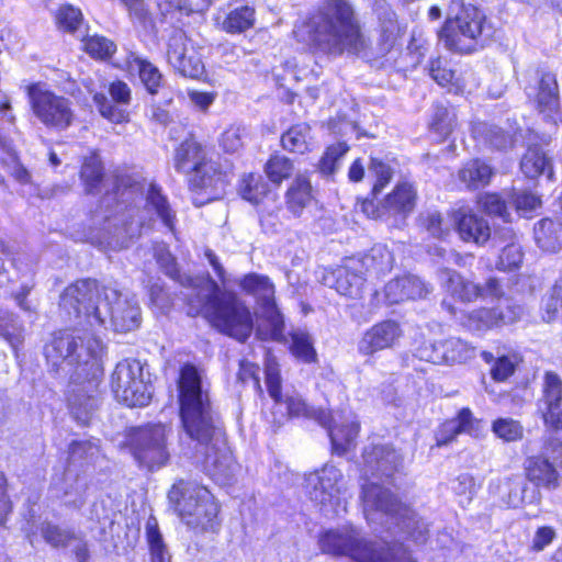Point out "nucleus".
<instances>
[{"label": "nucleus", "instance_id": "1", "mask_svg": "<svg viewBox=\"0 0 562 562\" xmlns=\"http://www.w3.org/2000/svg\"><path fill=\"white\" fill-rule=\"evenodd\" d=\"M60 307L76 318L85 317L91 331L85 328L65 330L46 347V358L54 366H76L75 379L87 386L75 384L68 396L74 418L87 425L98 406L97 389L103 374L102 341L95 336L98 328H105L109 319L117 333L138 328L140 308L135 295L122 293L113 286H99L95 280H80L69 285L60 296Z\"/></svg>", "mask_w": 562, "mask_h": 562}, {"label": "nucleus", "instance_id": "2", "mask_svg": "<svg viewBox=\"0 0 562 562\" xmlns=\"http://www.w3.org/2000/svg\"><path fill=\"white\" fill-rule=\"evenodd\" d=\"M178 389L182 427L186 435L195 442L196 458L215 482L229 484L238 465L226 445L218 417L194 366L184 364L181 368Z\"/></svg>", "mask_w": 562, "mask_h": 562}, {"label": "nucleus", "instance_id": "3", "mask_svg": "<svg viewBox=\"0 0 562 562\" xmlns=\"http://www.w3.org/2000/svg\"><path fill=\"white\" fill-rule=\"evenodd\" d=\"M192 293H184L188 301V315L206 317L221 333L239 341H246L254 330L250 310L238 296L222 291L211 278L188 279Z\"/></svg>", "mask_w": 562, "mask_h": 562}, {"label": "nucleus", "instance_id": "4", "mask_svg": "<svg viewBox=\"0 0 562 562\" xmlns=\"http://www.w3.org/2000/svg\"><path fill=\"white\" fill-rule=\"evenodd\" d=\"M307 27L313 45L327 55H360L368 47L359 16L348 0H325Z\"/></svg>", "mask_w": 562, "mask_h": 562}, {"label": "nucleus", "instance_id": "5", "mask_svg": "<svg viewBox=\"0 0 562 562\" xmlns=\"http://www.w3.org/2000/svg\"><path fill=\"white\" fill-rule=\"evenodd\" d=\"M363 510L372 522L393 524L416 544L429 537L428 525L407 505L401 503L387 488L368 483L362 486Z\"/></svg>", "mask_w": 562, "mask_h": 562}, {"label": "nucleus", "instance_id": "6", "mask_svg": "<svg viewBox=\"0 0 562 562\" xmlns=\"http://www.w3.org/2000/svg\"><path fill=\"white\" fill-rule=\"evenodd\" d=\"M318 542L323 553L346 555L356 562H415L402 543H369L353 528L329 530Z\"/></svg>", "mask_w": 562, "mask_h": 562}, {"label": "nucleus", "instance_id": "7", "mask_svg": "<svg viewBox=\"0 0 562 562\" xmlns=\"http://www.w3.org/2000/svg\"><path fill=\"white\" fill-rule=\"evenodd\" d=\"M168 498L182 521L190 528L214 531L218 526V505L204 486L179 480L170 488Z\"/></svg>", "mask_w": 562, "mask_h": 562}, {"label": "nucleus", "instance_id": "8", "mask_svg": "<svg viewBox=\"0 0 562 562\" xmlns=\"http://www.w3.org/2000/svg\"><path fill=\"white\" fill-rule=\"evenodd\" d=\"M459 11L454 18H449L439 31V40L453 52L471 53L476 48L477 40L484 30L485 15L476 7L452 1L450 12Z\"/></svg>", "mask_w": 562, "mask_h": 562}, {"label": "nucleus", "instance_id": "9", "mask_svg": "<svg viewBox=\"0 0 562 562\" xmlns=\"http://www.w3.org/2000/svg\"><path fill=\"white\" fill-rule=\"evenodd\" d=\"M342 479L341 471L331 464H325L305 476V491L310 501L326 517H336L347 510Z\"/></svg>", "mask_w": 562, "mask_h": 562}, {"label": "nucleus", "instance_id": "10", "mask_svg": "<svg viewBox=\"0 0 562 562\" xmlns=\"http://www.w3.org/2000/svg\"><path fill=\"white\" fill-rule=\"evenodd\" d=\"M241 290L252 295L261 307V316L268 324L266 330L261 326L257 328V335L261 339L282 341L284 339V321L276 305L274 284L269 277L259 273H248L239 281Z\"/></svg>", "mask_w": 562, "mask_h": 562}, {"label": "nucleus", "instance_id": "11", "mask_svg": "<svg viewBox=\"0 0 562 562\" xmlns=\"http://www.w3.org/2000/svg\"><path fill=\"white\" fill-rule=\"evenodd\" d=\"M156 218H159L168 229L173 231L176 213L161 189L150 183L146 191L144 209L128 207L126 215H123L122 225L125 237L131 239L139 236L142 228L149 227Z\"/></svg>", "mask_w": 562, "mask_h": 562}, {"label": "nucleus", "instance_id": "12", "mask_svg": "<svg viewBox=\"0 0 562 562\" xmlns=\"http://www.w3.org/2000/svg\"><path fill=\"white\" fill-rule=\"evenodd\" d=\"M115 398L126 406H146L151 398V385L145 379L139 360L124 359L119 362L111 376Z\"/></svg>", "mask_w": 562, "mask_h": 562}, {"label": "nucleus", "instance_id": "13", "mask_svg": "<svg viewBox=\"0 0 562 562\" xmlns=\"http://www.w3.org/2000/svg\"><path fill=\"white\" fill-rule=\"evenodd\" d=\"M167 429L161 424L146 425L130 435V446L140 465L154 470L165 465L169 459L166 445Z\"/></svg>", "mask_w": 562, "mask_h": 562}, {"label": "nucleus", "instance_id": "14", "mask_svg": "<svg viewBox=\"0 0 562 562\" xmlns=\"http://www.w3.org/2000/svg\"><path fill=\"white\" fill-rule=\"evenodd\" d=\"M29 98L34 114L45 126L63 131L72 124L75 113L69 99L37 86L29 88Z\"/></svg>", "mask_w": 562, "mask_h": 562}, {"label": "nucleus", "instance_id": "15", "mask_svg": "<svg viewBox=\"0 0 562 562\" xmlns=\"http://www.w3.org/2000/svg\"><path fill=\"white\" fill-rule=\"evenodd\" d=\"M536 76L538 78L535 94L536 110L546 122L558 126L562 123V109L557 75L540 67L536 70Z\"/></svg>", "mask_w": 562, "mask_h": 562}, {"label": "nucleus", "instance_id": "16", "mask_svg": "<svg viewBox=\"0 0 562 562\" xmlns=\"http://www.w3.org/2000/svg\"><path fill=\"white\" fill-rule=\"evenodd\" d=\"M366 278L357 258H348L344 265L325 273L323 282L339 294L358 300L362 297Z\"/></svg>", "mask_w": 562, "mask_h": 562}, {"label": "nucleus", "instance_id": "17", "mask_svg": "<svg viewBox=\"0 0 562 562\" xmlns=\"http://www.w3.org/2000/svg\"><path fill=\"white\" fill-rule=\"evenodd\" d=\"M363 472L366 475L391 477L402 465V457L390 445H370L363 450Z\"/></svg>", "mask_w": 562, "mask_h": 562}, {"label": "nucleus", "instance_id": "18", "mask_svg": "<svg viewBox=\"0 0 562 562\" xmlns=\"http://www.w3.org/2000/svg\"><path fill=\"white\" fill-rule=\"evenodd\" d=\"M109 92L116 104H113L102 93H94L93 95V101L95 102L100 114L112 123L120 124L127 122L130 114L123 106L131 102V88L124 81L117 80L110 85Z\"/></svg>", "mask_w": 562, "mask_h": 562}, {"label": "nucleus", "instance_id": "19", "mask_svg": "<svg viewBox=\"0 0 562 562\" xmlns=\"http://www.w3.org/2000/svg\"><path fill=\"white\" fill-rule=\"evenodd\" d=\"M403 335L395 321H383L369 328L358 344L361 355L371 356L378 351L393 348Z\"/></svg>", "mask_w": 562, "mask_h": 562}, {"label": "nucleus", "instance_id": "20", "mask_svg": "<svg viewBox=\"0 0 562 562\" xmlns=\"http://www.w3.org/2000/svg\"><path fill=\"white\" fill-rule=\"evenodd\" d=\"M227 182V175L222 170L221 165L209 159L189 178L191 189L204 191L207 194V200L222 196Z\"/></svg>", "mask_w": 562, "mask_h": 562}, {"label": "nucleus", "instance_id": "21", "mask_svg": "<svg viewBox=\"0 0 562 562\" xmlns=\"http://www.w3.org/2000/svg\"><path fill=\"white\" fill-rule=\"evenodd\" d=\"M488 488L492 493L498 495L502 502L514 508L525 503H533L539 495L536 488L529 493L528 484L520 476L492 481Z\"/></svg>", "mask_w": 562, "mask_h": 562}, {"label": "nucleus", "instance_id": "22", "mask_svg": "<svg viewBox=\"0 0 562 562\" xmlns=\"http://www.w3.org/2000/svg\"><path fill=\"white\" fill-rule=\"evenodd\" d=\"M543 418L547 425L562 429V380L554 372H547L543 381Z\"/></svg>", "mask_w": 562, "mask_h": 562}, {"label": "nucleus", "instance_id": "23", "mask_svg": "<svg viewBox=\"0 0 562 562\" xmlns=\"http://www.w3.org/2000/svg\"><path fill=\"white\" fill-rule=\"evenodd\" d=\"M431 289L416 276H404L389 281L385 285V299L390 304L406 300L425 297Z\"/></svg>", "mask_w": 562, "mask_h": 562}, {"label": "nucleus", "instance_id": "24", "mask_svg": "<svg viewBox=\"0 0 562 562\" xmlns=\"http://www.w3.org/2000/svg\"><path fill=\"white\" fill-rule=\"evenodd\" d=\"M457 231L464 241L482 245L491 237L488 223L477 214L459 210L454 215Z\"/></svg>", "mask_w": 562, "mask_h": 562}, {"label": "nucleus", "instance_id": "25", "mask_svg": "<svg viewBox=\"0 0 562 562\" xmlns=\"http://www.w3.org/2000/svg\"><path fill=\"white\" fill-rule=\"evenodd\" d=\"M206 160V149L195 139L188 138L176 148L173 167L178 172L191 177Z\"/></svg>", "mask_w": 562, "mask_h": 562}, {"label": "nucleus", "instance_id": "26", "mask_svg": "<svg viewBox=\"0 0 562 562\" xmlns=\"http://www.w3.org/2000/svg\"><path fill=\"white\" fill-rule=\"evenodd\" d=\"M555 467L543 457L531 456L525 461L526 476L536 487L555 490L560 484V475Z\"/></svg>", "mask_w": 562, "mask_h": 562}, {"label": "nucleus", "instance_id": "27", "mask_svg": "<svg viewBox=\"0 0 562 562\" xmlns=\"http://www.w3.org/2000/svg\"><path fill=\"white\" fill-rule=\"evenodd\" d=\"M88 481L85 475L76 472L72 464L66 469L63 483L59 486L64 505L70 508L80 509L86 504Z\"/></svg>", "mask_w": 562, "mask_h": 562}, {"label": "nucleus", "instance_id": "28", "mask_svg": "<svg viewBox=\"0 0 562 562\" xmlns=\"http://www.w3.org/2000/svg\"><path fill=\"white\" fill-rule=\"evenodd\" d=\"M505 347H497L495 352L482 351V359L491 364V376L496 382H504L515 372L520 357L515 351L506 352Z\"/></svg>", "mask_w": 562, "mask_h": 562}, {"label": "nucleus", "instance_id": "29", "mask_svg": "<svg viewBox=\"0 0 562 562\" xmlns=\"http://www.w3.org/2000/svg\"><path fill=\"white\" fill-rule=\"evenodd\" d=\"M324 427L328 430L333 449L337 454H344L355 447L359 432L358 423L338 425L337 419L328 413V423Z\"/></svg>", "mask_w": 562, "mask_h": 562}, {"label": "nucleus", "instance_id": "30", "mask_svg": "<svg viewBox=\"0 0 562 562\" xmlns=\"http://www.w3.org/2000/svg\"><path fill=\"white\" fill-rule=\"evenodd\" d=\"M477 420L473 418L471 411L462 408L456 418L449 419L441 425L436 434L437 445H448L457 435L462 432L472 435Z\"/></svg>", "mask_w": 562, "mask_h": 562}, {"label": "nucleus", "instance_id": "31", "mask_svg": "<svg viewBox=\"0 0 562 562\" xmlns=\"http://www.w3.org/2000/svg\"><path fill=\"white\" fill-rule=\"evenodd\" d=\"M361 265L363 276L374 274L376 277L384 274L393 268L394 257L392 252L383 245L373 246L368 254L357 258Z\"/></svg>", "mask_w": 562, "mask_h": 562}, {"label": "nucleus", "instance_id": "32", "mask_svg": "<svg viewBox=\"0 0 562 562\" xmlns=\"http://www.w3.org/2000/svg\"><path fill=\"white\" fill-rule=\"evenodd\" d=\"M537 245L548 252H558L562 248V223L551 218L539 221L533 228Z\"/></svg>", "mask_w": 562, "mask_h": 562}, {"label": "nucleus", "instance_id": "33", "mask_svg": "<svg viewBox=\"0 0 562 562\" xmlns=\"http://www.w3.org/2000/svg\"><path fill=\"white\" fill-rule=\"evenodd\" d=\"M311 201L312 186L310 180L303 175L296 176L285 193L288 210L293 215L300 216Z\"/></svg>", "mask_w": 562, "mask_h": 562}, {"label": "nucleus", "instance_id": "34", "mask_svg": "<svg viewBox=\"0 0 562 562\" xmlns=\"http://www.w3.org/2000/svg\"><path fill=\"white\" fill-rule=\"evenodd\" d=\"M416 192L412 184L400 183L395 187L392 193H390L382 207L392 214H408L414 210Z\"/></svg>", "mask_w": 562, "mask_h": 562}, {"label": "nucleus", "instance_id": "35", "mask_svg": "<svg viewBox=\"0 0 562 562\" xmlns=\"http://www.w3.org/2000/svg\"><path fill=\"white\" fill-rule=\"evenodd\" d=\"M240 194L243 199L252 204H259L265 199L267 200L265 204L277 202V195L271 193L269 184L260 175L249 173L244 176L240 183Z\"/></svg>", "mask_w": 562, "mask_h": 562}, {"label": "nucleus", "instance_id": "36", "mask_svg": "<svg viewBox=\"0 0 562 562\" xmlns=\"http://www.w3.org/2000/svg\"><path fill=\"white\" fill-rule=\"evenodd\" d=\"M447 290L454 296L464 302H471L481 297L482 290L480 284L463 279L459 273L452 270L441 272Z\"/></svg>", "mask_w": 562, "mask_h": 562}, {"label": "nucleus", "instance_id": "37", "mask_svg": "<svg viewBox=\"0 0 562 562\" xmlns=\"http://www.w3.org/2000/svg\"><path fill=\"white\" fill-rule=\"evenodd\" d=\"M153 254L162 271L171 279L177 280L179 283L186 286L188 290L187 293H192L193 286L190 284L188 279L198 280L199 278L182 276L179 272L176 259L169 251L168 246L165 243H155L153 246Z\"/></svg>", "mask_w": 562, "mask_h": 562}, {"label": "nucleus", "instance_id": "38", "mask_svg": "<svg viewBox=\"0 0 562 562\" xmlns=\"http://www.w3.org/2000/svg\"><path fill=\"white\" fill-rule=\"evenodd\" d=\"M520 168L528 178H536L540 175H546L548 179L553 177L551 161L539 148H529L526 151L521 159Z\"/></svg>", "mask_w": 562, "mask_h": 562}, {"label": "nucleus", "instance_id": "39", "mask_svg": "<svg viewBox=\"0 0 562 562\" xmlns=\"http://www.w3.org/2000/svg\"><path fill=\"white\" fill-rule=\"evenodd\" d=\"M40 532L44 541L54 549L67 548L79 539V533L71 528H63L48 520L41 522Z\"/></svg>", "mask_w": 562, "mask_h": 562}, {"label": "nucleus", "instance_id": "40", "mask_svg": "<svg viewBox=\"0 0 562 562\" xmlns=\"http://www.w3.org/2000/svg\"><path fill=\"white\" fill-rule=\"evenodd\" d=\"M311 140V127L306 123L293 125L281 137L283 148L296 154L310 151Z\"/></svg>", "mask_w": 562, "mask_h": 562}, {"label": "nucleus", "instance_id": "41", "mask_svg": "<svg viewBox=\"0 0 562 562\" xmlns=\"http://www.w3.org/2000/svg\"><path fill=\"white\" fill-rule=\"evenodd\" d=\"M492 168L479 160L474 159L467 162L459 171V179L470 189L484 187L490 182L492 177Z\"/></svg>", "mask_w": 562, "mask_h": 562}, {"label": "nucleus", "instance_id": "42", "mask_svg": "<svg viewBox=\"0 0 562 562\" xmlns=\"http://www.w3.org/2000/svg\"><path fill=\"white\" fill-rule=\"evenodd\" d=\"M441 342L445 364H461L475 357V348L460 338L451 337L441 340Z\"/></svg>", "mask_w": 562, "mask_h": 562}, {"label": "nucleus", "instance_id": "43", "mask_svg": "<svg viewBox=\"0 0 562 562\" xmlns=\"http://www.w3.org/2000/svg\"><path fill=\"white\" fill-rule=\"evenodd\" d=\"M473 134L475 138L496 149H506L513 145V138L508 133L487 123L475 124Z\"/></svg>", "mask_w": 562, "mask_h": 562}, {"label": "nucleus", "instance_id": "44", "mask_svg": "<svg viewBox=\"0 0 562 562\" xmlns=\"http://www.w3.org/2000/svg\"><path fill=\"white\" fill-rule=\"evenodd\" d=\"M285 404L288 413L292 417L315 419L321 426H326L328 423V412L307 405L297 394L286 395Z\"/></svg>", "mask_w": 562, "mask_h": 562}, {"label": "nucleus", "instance_id": "45", "mask_svg": "<svg viewBox=\"0 0 562 562\" xmlns=\"http://www.w3.org/2000/svg\"><path fill=\"white\" fill-rule=\"evenodd\" d=\"M189 40L182 30H176L169 37L167 58L168 63L173 67L175 70H184V65H181V60L190 54L191 47L188 46ZM192 69L189 67L187 71L191 72Z\"/></svg>", "mask_w": 562, "mask_h": 562}, {"label": "nucleus", "instance_id": "46", "mask_svg": "<svg viewBox=\"0 0 562 562\" xmlns=\"http://www.w3.org/2000/svg\"><path fill=\"white\" fill-rule=\"evenodd\" d=\"M255 23V9L244 5L232 10L222 21V29L227 33H241Z\"/></svg>", "mask_w": 562, "mask_h": 562}, {"label": "nucleus", "instance_id": "47", "mask_svg": "<svg viewBox=\"0 0 562 562\" xmlns=\"http://www.w3.org/2000/svg\"><path fill=\"white\" fill-rule=\"evenodd\" d=\"M146 538L150 549L151 562H170L157 519L150 516L146 522Z\"/></svg>", "mask_w": 562, "mask_h": 562}, {"label": "nucleus", "instance_id": "48", "mask_svg": "<svg viewBox=\"0 0 562 562\" xmlns=\"http://www.w3.org/2000/svg\"><path fill=\"white\" fill-rule=\"evenodd\" d=\"M291 352L293 356L305 363H312L317 360V353L313 346L311 335L302 329H296L291 334Z\"/></svg>", "mask_w": 562, "mask_h": 562}, {"label": "nucleus", "instance_id": "49", "mask_svg": "<svg viewBox=\"0 0 562 562\" xmlns=\"http://www.w3.org/2000/svg\"><path fill=\"white\" fill-rule=\"evenodd\" d=\"M80 176L88 193H97L100 191V184L103 179V166L97 155L85 159Z\"/></svg>", "mask_w": 562, "mask_h": 562}, {"label": "nucleus", "instance_id": "50", "mask_svg": "<svg viewBox=\"0 0 562 562\" xmlns=\"http://www.w3.org/2000/svg\"><path fill=\"white\" fill-rule=\"evenodd\" d=\"M23 328L18 317L5 310H0V337L4 338L13 349L23 342Z\"/></svg>", "mask_w": 562, "mask_h": 562}, {"label": "nucleus", "instance_id": "51", "mask_svg": "<svg viewBox=\"0 0 562 562\" xmlns=\"http://www.w3.org/2000/svg\"><path fill=\"white\" fill-rule=\"evenodd\" d=\"M133 66L137 68L139 78L147 91L151 94H156L162 81L159 69L148 60L138 56L133 58Z\"/></svg>", "mask_w": 562, "mask_h": 562}, {"label": "nucleus", "instance_id": "52", "mask_svg": "<svg viewBox=\"0 0 562 562\" xmlns=\"http://www.w3.org/2000/svg\"><path fill=\"white\" fill-rule=\"evenodd\" d=\"M294 166L291 159L281 155H273L265 165V172L269 180L279 186L283 180L290 178Z\"/></svg>", "mask_w": 562, "mask_h": 562}, {"label": "nucleus", "instance_id": "53", "mask_svg": "<svg viewBox=\"0 0 562 562\" xmlns=\"http://www.w3.org/2000/svg\"><path fill=\"white\" fill-rule=\"evenodd\" d=\"M457 125V115L453 108L437 104L431 121V130L440 137L446 138Z\"/></svg>", "mask_w": 562, "mask_h": 562}, {"label": "nucleus", "instance_id": "54", "mask_svg": "<svg viewBox=\"0 0 562 562\" xmlns=\"http://www.w3.org/2000/svg\"><path fill=\"white\" fill-rule=\"evenodd\" d=\"M464 325L473 331H485L497 326L495 308H479L470 312Z\"/></svg>", "mask_w": 562, "mask_h": 562}, {"label": "nucleus", "instance_id": "55", "mask_svg": "<svg viewBox=\"0 0 562 562\" xmlns=\"http://www.w3.org/2000/svg\"><path fill=\"white\" fill-rule=\"evenodd\" d=\"M282 207L276 202L265 204L260 210L259 222L266 234H277L283 228Z\"/></svg>", "mask_w": 562, "mask_h": 562}, {"label": "nucleus", "instance_id": "56", "mask_svg": "<svg viewBox=\"0 0 562 562\" xmlns=\"http://www.w3.org/2000/svg\"><path fill=\"white\" fill-rule=\"evenodd\" d=\"M1 162L9 169L10 175L21 184L31 182L30 171L20 162L12 146L0 154Z\"/></svg>", "mask_w": 562, "mask_h": 562}, {"label": "nucleus", "instance_id": "57", "mask_svg": "<svg viewBox=\"0 0 562 562\" xmlns=\"http://www.w3.org/2000/svg\"><path fill=\"white\" fill-rule=\"evenodd\" d=\"M479 204L480 207L488 215L498 216L505 222L509 221L507 202L504 201L498 194L485 193L480 196Z\"/></svg>", "mask_w": 562, "mask_h": 562}, {"label": "nucleus", "instance_id": "58", "mask_svg": "<svg viewBox=\"0 0 562 562\" xmlns=\"http://www.w3.org/2000/svg\"><path fill=\"white\" fill-rule=\"evenodd\" d=\"M85 50L95 58L111 57L116 49L115 44L106 37L93 35L85 40Z\"/></svg>", "mask_w": 562, "mask_h": 562}, {"label": "nucleus", "instance_id": "59", "mask_svg": "<svg viewBox=\"0 0 562 562\" xmlns=\"http://www.w3.org/2000/svg\"><path fill=\"white\" fill-rule=\"evenodd\" d=\"M522 258L524 252L521 246L513 240L502 249L497 268L504 271L517 269L522 262Z\"/></svg>", "mask_w": 562, "mask_h": 562}, {"label": "nucleus", "instance_id": "60", "mask_svg": "<svg viewBox=\"0 0 562 562\" xmlns=\"http://www.w3.org/2000/svg\"><path fill=\"white\" fill-rule=\"evenodd\" d=\"M369 177H374L372 191L378 194L382 189L390 182L393 176V170L389 165L378 158H371L370 166L368 168Z\"/></svg>", "mask_w": 562, "mask_h": 562}, {"label": "nucleus", "instance_id": "61", "mask_svg": "<svg viewBox=\"0 0 562 562\" xmlns=\"http://www.w3.org/2000/svg\"><path fill=\"white\" fill-rule=\"evenodd\" d=\"M495 435L505 441H515L522 437L521 425L512 418H499L493 424Z\"/></svg>", "mask_w": 562, "mask_h": 562}, {"label": "nucleus", "instance_id": "62", "mask_svg": "<svg viewBox=\"0 0 562 562\" xmlns=\"http://www.w3.org/2000/svg\"><path fill=\"white\" fill-rule=\"evenodd\" d=\"M99 453L98 440L74 441L69 448L71 462L77 460H92Z\"/></svg>", "mask_w": 562, "mask_h": 562}, {"label": "nucleus", "instance_id": "63", "mask_svg": "<svg viewBox=\"0 0 562 562\" xmlns=\"http://www.w3.org/2000/svg\"><path fill=\"white\" fill-rule=\"evenodd\" d=\"M538 457H543L555 465L562 467V440L553 435L543 437L541 451Z\"/></svg>", "mask_w": 562, "mask_h": 562}, {"label": "nucleus", "instance_id": "64", "mask_svg": "<svg viewBox=\"0 0 562 562\" xmlns=\"http://www.w3.org/2000/svg\"><path fill=\"white\" fill-rule=\"evenodd\" d=\"M82 21L81 11L72 5H63L57 13V22L68 32L78 30Z\"/></svg>", "mask_w": 562, "mask_h": 562}]
</instances>
